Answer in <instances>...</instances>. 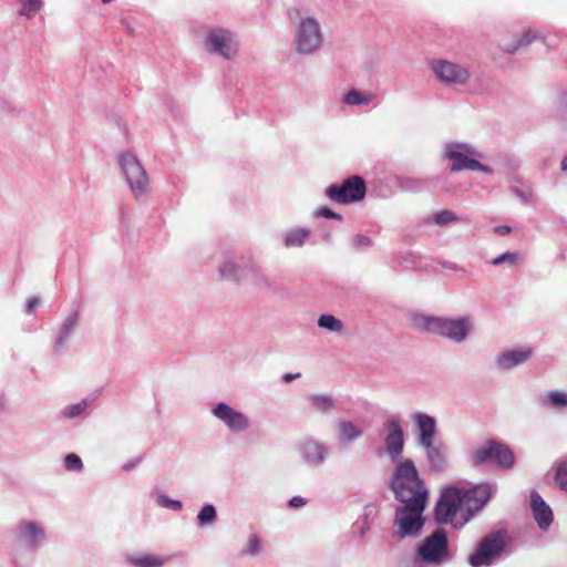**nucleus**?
<instances>
[{
	"label": "nucleus",
	"mask_w": 567,
	"mask_h": 567,
	"mask_svg": "<svg viewBox=\"0 0 567 567\" xmlns=\"http://www.w3.org/2000/svg\"><path fill=\"white\" fill-rule=\"evenodd\" d=\"M367 187L360 176H352L341 185H330L326 188V195L337 204L359 202L365 196Z\"/></svg>",
	"instance_id": "nucleus-13"
},
{
	"label": "nucleus",
	"mask_w": 567,
	"mask_h": 567,
	"mask_svg": "<svg viewBox=\"0 0 567 567\" xmlns=\"http://www.w3.org/2000/svg\"><path fill=\"white\" fill-rule=\"evenodd\" d=\"M118 164L134 198L140 199L147 195L150 178L138 158L131 152H122L118 156Z\"/></svg>",
	"instance_id": "nucleus-8"
},
{
	"label": "nucleus",
	"mask_w": 567,
	"mask_h": 567,
	"mask_svg": "<svg viewBox=\"0 0 567 567\" xmlns=\"http://www.w3.org/2000/svg\"><path fill=\"white\" fill-rule=\"evenodd\" d=\"M212 413L233 432H244L250 426V421L247 415L236 411L226 403L216 404Z\"/></svg>",
	"instance_id": "nucleus-15"
},
{
	"label": "nucleus",
	"mask_w": 567,
	"mask_h": 567,
	"mask_svg": "<svg viewBox=\"0 0 567 567\" xmlns=\"http://www.w3.org/2000/svg\"><path fill=\"white\" fill-rule=\"evenodd\" d=\"M538 39H543V37L539 34V32H537V31H535L533 29H527V30L524 31V33L522 34V37L519 38L517 43H513V44L506 45L505 50L508 53H514L518 49L527 47L533 41L538 40Z\"/></svg>",
	"instance_id": "nucleus-27"
},
{
	"label": "nucleus",
	"mask_w": 567,
	"mask_h": 567,
	"mask_svg": "<svg viewBox=\"0 0 567 567\" xmlns=\"http://www.w3.org/2000/svg\"><path fill=\"white\" fill-rule=\"evenodd\" d=\"M157 504L162 507H165V508H169L172 511H181L183 505L177 499H172L169 498L167 495L165 494H161L158 497H157Z\"/></svg>",
	"instance_id": "nucleus-37"
},
{
	"label": "nucleus",
	"mask_w": 567,
	"mask_h": 567,
	"mask_svg": "<svg viewBox=\"0 0 567 567\" xmlns=\"http://www.w3.org/2000/svg\"><path fill=\"white\" fill-rule=\"evenodd\" d=\"M514 192L517 196H519L525 202L528 200V198L530 196V192H524V190H519L517 188H515Z\"/></svg>",
	"instance_id": "nucleus-48"
},
{
	"label": "nucleus",
	"mask_w": 567,
	"mask_h": 567,
	"mask_svg": "<svg viewBox=\"0 0 567 567\" xmlns=\"http://www.w3.org/2000/svg\"><path fill=\"white\" fill-rule=\"evenodd\" d=\"M142 461V457H136L130 462H126L124 465H123V470L125 472H130L131 470H133L135 466H137Z\"/></svg>",
	"instance_id": "nucleus-45"
},
{
	"label": "nucleus",
	"mask_w": 567,
	"mask_h": 567,
	"mask_svg": "<svg viewBox=\"0 0 567 567\" xmlns=\"http://www.w3.org/2000/svg\"><path fill=\"white\" fill-rule=\"evenodd\" d=\"M375 99V94L372 92H361L355 89L350 90L344 96L343 102L347 105H368Z\"/></svg>",
	"instance_id": "nucleus-25"
},
{
	"label": "nucleus",
	"mask_w": 567,
	"mask_h": 567,
	"mask_svg": "<svg viewBox=\"0 0 567 567\" xmlns=\"http://www.w3.org/2000/svg\"><path fill=\"white\" fill-rule=\"evenodd\" d=\"M137 567H162L163 560L154 556H143L134 560Z\"/></svg>",
	"instance_id": "nucleus-39"
},
{
	"label": "nucleus",
	"mask_w": 567,
	"mask_h": 567,
	"mask_svg": "<svg viewBox=\"0 0 567 567\" xmlns=\"http://www.w3.org/2000/svg\"><path fill=\"white\" fill-rule=\"evenodd\" d=\"M414 324L420 330L443 336L455 342L464 341L472 329L470 320L465 318L453 320L422 316L415 318Z\"/></svg>",
	"instance_id": "nucleus-6"
},
{
	"label": "nucleus",
	"mask_w": 567,
	"mask_h": 567,
	"mask_svg": "<svg viewBox=\"0 0 567 567\" xmlns=\"http://www.w3.org/2000/svg\"><path fill=\"white\" fill-rule=\"evenodd\" d=\"M219 274L227 279H239L240 269L231 260H226L219 266Z\"/></svg>",
	"instance_id": "nucleus-32"
},
{
	"label": "nucleus",
	"mask_w": 567,
	"mask_h": 567,
	"mask_svg": "<svg viewBox=\"0 0 567 567\" xmlns=\"http://www.w3.org/2000/svg\"><path fill=\"white\" fill-rule=\"evenodd\" d=\"M323 44V33L318 20L312 17H300L293 24L292 47L302 56L318 52Z\"/></svg>",
	"instance_id": "nucleus-3"
},
{
	"label": "nucleus",
	"mask_w": 567,
	"mask_h": 567,
	"mask_svg": "<svg viewBox=\"0 0 567 567\" xmlns=\"http://www.w3.org/2000/svg\"><path fill=\"white\" fill-rule=\"evenodd\" d=\"M551 115L561 128L567 130V89L558 94Z\"/></svg>",
	"instance_id": "nucleus-24"
},
{
	"label": "nucleus",
	"mask_w": 567,
	"mask_h": 567,
	"mask_svg": "<svg viewBox=\"0 0 567 567\" xmlns=\"http://www.w3.org/2000/svg\"><path fill=\"white\" fill-rule=\"evenodd\" d=\"M309 401L317 411L322 413H330L336 408L332 398L327 394L311 395Z\"/></svg>",
	"instance_id": "nucleus-28"
},
{
	"label": "nucleus",
	"mask_w": 567,
	"mask_h": 567,
	"mask_svg": "<svg viewBox=\"0 0 567 567\" xmlns=\"http://www.w3.org/2000/svg\"><path fill=\"white\" fill-rule=\"evenodd\" d=\"M216 518V508L212 504L204 505L197 515L198 524L200 526L209 525L214 523Z\"/></svg>",
	"instance_id": "nucleus-30"
},
{
	"label": "nucleus",
	"mask_w": 567,
	"mask_h": 567,
	"mask_svg": "<svg viewBox=\"0 0 567 567\" xmlns=\"http://www.w3.org/2000/svg\"><path fill=\"white\" fill-rule=\"evenodd\" d=\"M456 215L451 210H441L436 213L433 220L436 225H445L450 221L456 220Z\"/></svg>",
	"instance_id": "nucleus-41"
},
{
	"label": "nucleus",
	"mask_w": 567,
	"mask_h": 567,
	"mask_svg": "<svg viewBox=\"0 0 567 567\" xmlns=\"http://www.w3.org/2000/svg\"><path fill=\"white\" fill-rule=\"evenodd\" d=\"M530 507L539 528L547 529L553 523V512L543 497L535 491L530 493Z\"/></svg>",
	"instance_id": "nucleus-19"
},
{
	"label": "nucleus",
	"mask_w": 567,
	"mask_h": 567,
	"mask_svg": "<svg viewBox=\"0 0 567 567\" xmlns=\"http://www.w3.org/2000/svg\"><path fill=\"white\" fill-rule=\"evenodd\" d=\"M43 6L42 0H22L19 13L27 18H31Z\"/></svg>",
	"instance_id": "nucleus-33"
},
{
	"label": "nucleus",
	"mask_w": 567,
	"mask_h": 567,
	"mask_svg": "<svg viewBox=\"0 0 567 567\" xmlns=\"http://www.w3.org/2000/svg\"><path fill=\"white\" fill-rule=\"evenodd\" d=\"M239 38L234 31L223 27H210L203 35V49L210 55L231 61L239 53Z\"/></svg>",
	"instance_id": "nucleus-4"
},
{
	"label": "nucleus",
	"mask_w": 567,
	"mask_h": 567,
	"mask_svg": "<svg viewBox=\"0 0 567 567\" xmlns=\"http://www.w3.org/2000/svg\"><path fill=\"white\" fill-rule=\"evenodd\" d=\"M16 535L27 546L37 549L40 542L45 538V529L38 522L22 520L17 525Z\"/></svg>",
	"instance_id": "nucleus-17"
},
{
	"label": "nucleus",
	"mask_w": 567,
	"mask_h": 567,
	"mask_svg": "<svg viewBox=\"0 0 567 567\" xmlns=\"http://www.w3.org/2000/svg\"><path fill=\"white\" fill-rule=\"evenodd\" d=\"M426 503L402 504L398 506L392 524V536L398 542L416 537L424 526L423 512Z\"/></svg>",
	"instance_id": "nucleus-5"
},
{
	"label": "nucleus",
	"mask_w": 567,
	"mask_h": 567,
	"mask_svg": "<svg viewBox=\"0 0 567 567\" xmlns=\"http://www.w3.org/2000/svg\"><path fill=\"white\" fill-rule=\"evenodd\" d=\"M426 455V460L432 470L441 471L446 463V446L441 441H431L420 445Z\"/></svg>",
	"instance_id": "nucleus-20"
},
{
	"label": "nucleus",
	"mask_w": 567,
	"mask_h": 567,
	"mask_svg": "<svg viewBox=\"0 0 567 567\" xmlns=\"http://www.w3.org/2000/svg\"><path fill=\"white\" fill-rule=\"evenodd\" d=\"M337 426L339 431V441L343 444L352 443L363 434V430L352 421L340 420Z\"/></svg>",
	"instance_id": "nucleus-23"
},
{
	"label": "nucleus",
	"mask_w": 567,
	"mask_h": 567,
	"mask_svg": "<svg viewBox=\"0 0 567 567\" xmlns=\"http://www.w3.org/2000/svg\"><path fill=\"white\" fill-rule=\"evenodd\" d=\"M310 236V230L307 228H296L287 231L284 237L285 246L287 248L291 247H301L308 237Z\"/></svg>",
	"instance_id": "nucleus-26"
},
{
	"label": "nucleus",
	"mask_w": 567,
	"mask_h": 567,
	"mask_svg": "<svg viewBox=\"0 0 567 567\" xmlns=\"http://www.w3.org/2000/svg\"><path fill=\"white\" fill-rule=\"evenodd\" d=\"M560 169L567 172V155L561 159Z\"/></svg>",
	"instance_id": "nucleus-50"
},
{
	"label": "nucleus",
	"mask_w": 567,
	"mask_h": 567,
	"mask_svg": "<svg viewBox=\"0 0 567 567\" xmlns=\"http://www.w3.org/2000/svg\"><path fill=\"white\" fill-rule=\"evenodd\" d=\"M444 157L452 162L450 167L452 172L478 171L485 174L493 173L492 167L478 162V158L482 157V153L467 143L452 142L446 144Z\"/></svg>",
	"instance_id": "nucleus-7"
},
{
	"label": "nucleus",
	"mask_w": 567,
	"mask_h": 567,
	"mask_svg": "<svg viewBox=\"0 0 567 567\" xmlns=\"http://www.w3.org/2000/svg\"><path fill=\"white\" fill-rule=\"evenodd\" d=\"M298 452L303 463L315 467L323 465L329 456L327 445L313 439L303 441L299 445Z\"/></svg>",
	"instance_id": "nucleus-16"
},
{
	"label": "nucleus",
	"mask_w": 567,
	"mask_h": 567,
	"mask_svg": "<svg viewBox=\"0 0 567 567\" xmlns=\"http://www.w3.org/2000/svg\"><path fill=\"white\" fill-rule=\"evenodd\" d=\"M39 302H40L39 298H37V297L30 298L27 303L28 312H31L35 307H38Z\"/></svg>",
	"instance_id": "nucleus-47"
},
{
	"label": "nucleus",
	"mask_w": 567,
	"mask_h": 567,
	"mask_svg": "<svg viewBox=\"0 0 567 567\" xmlns=\"http://www.w3.org/2000/svg\"><path fill=\"white\" fill-rule=\"evenodd\" d=\"M494 231L501 236H505V235H508L512 229L509 226H497L494 228Z\"/></svg>",
	"instance_id": "nucleus-46"
},
{
	"label": "nucleus",
	"mask_w": 567,
	"mask_h": 567,
	"mask_svg": "<svg viewBox=\"0 0 567 567\" xmlns=\"http://www.w3.org/2000/svg\"><path fill=\"white\" fill-rule=\"evenodd\" d=\"M4 408V399L0 395V411Z\"/></svg>",
	"instance_id": "nucleus-51"
},
{
	"label": "nucleus",
	"mask_w": 567,
	"mask_h": 567,
	"mask_svg": "<svg viewBox=\"0 0 567 567\" xmlns=\"http://www.w3.org/2000/svg\"><path fill=\"white\" fill-rule=\"evenodd\" d=\"M383 442L386 454L394 462L404 450V432L402 429V419L398 414L389 415L382 427Z\"/></svg>",
	"instance_id": "nucleus-14"
},
{
	"label": "nucleus",
	"mask_w": 567,
	"mask_h": 567,
	"mask_svg": "<svg viewBox=\"0 0 567 567\" xmlns=\"http://www.w3.org/2000/svg\"><path fill=\"white\" fill-rule=\"evenodd\" d=\"M518 259H519V255L517 252L506 251V252L499 255L498 257L494 258L492 260V265L499 266L504 262L509 264V265H515L518 261Z\"/></svg>",
	"instance_id": "nucleus-38"
},
{
	"label": "nucleus",
	"mask_w": 567,
	"mask_h": 567,
	"mask_svg": "<svg viewBox=\"0 0 567 567\" xmlns=\"http://www.w3.org/2000/svg\"><path fill=\"white\" fill-rule=\"evenodd\" d=\"M474 465H482L489 462L502 468H509L514 464L513 452L501 442L489 440L471 452Z\"/></svg>",
	"instance_id": "nucleus-11"
},
{
	"label": "nucleus",
	"mask_w": 567,
	"mask_h": 567,
	"mask_svg": "<svg viewBox=\"0 0 567 567\" xmlns=\"http://www.w3.org/2000/svg\"><path fill=\"white\" fill-rule=\"evenodd\" d=\"M417 430L419 445L434 441L436 437V420L426 413H415L412 417Z\"/></svg>",
	"instance_id": "nucleus-18"
},
{
	"label": "nucleus",
	"mask_w": 567,
	"mask_h": 567,
	"mask_svg": "<svg viewBox=\"0 0 567 567\" xmlns=\"http://www.w3.org/2000/svg\"><path fill=\"white\" fill-rule=\"evenodd\" d=\"M262 550V544L258 535L251 534L248 538L247 545L244 547L241 554L255 557Z\"/></svg>",
	"instance_id": "nucleus-31"
},
{
	"label": "nucleus",
	"mask_w": 567,
	"mask_h": 567,
	"mask_svg": "<svg viewBox=\"0 0 567 567\" xmlns=\"http://www.w3.org/2000/svg\"><path fill=\"white\" fill-rule=\"evenodd\" d=\"M508 543L505 532H493L486 535L476 546L473 554L468 556V564L472 567L491 566L497 561Z\"/></svg>",
	"instance_id": "nucleus-9"
},
{
	"label": "nucleus",
	"mask_w": 567,
	"mask_h": 567,
	"mask_svg": "<svg viewBox=\"0 0 567 567\" xmlns=\"http://www.w3.org/2000/svg\"><path fill=\"white\" fill-rule=\"evenodd\" d=\"M555 482L561 489L567 488V462L558 464L555 474Z\"/></svg>",
	"instance_id": "nucleus-35"
},
{
	"label": "nucleus",
	"mask_w": 567,
	"mask_h": 567,
	"mask_svg": "<svg viewBox=\"0 0 567 567\" xmlns=\"http://www.w3.org/2000/svg\"><path fill=\"white\" fill-rule=\"evenodd\" d=\"M79 320V312L72 311L66 316V318L62 321L56 340L54 343V351L60 352V350L66 344L68 340L72 336Z\"/></svg>",
	"instance_id": "nucleus-22"
},
{
	"label": "nucleus",
	"mask_w": 567,
	"mask_h": 567,
	"mask_svg": "<svg viewBox=\"0 0 567 567\" xmlns=\"http://www.w3.org/2000/svg\"><path fill=\"white\" fill-rule=\"evenodd\" d=\"M318 326L332 332H340L343 329L342 321L332 315L320 316L318 319Z\"/></svg>",
	"instance_id": "nucleus-29"
},
{
	"label": "nucleus",
	"mask_w": 567,
	"mask_h": 567,
	"mask_svg": "<svg viewBox=\"0 0 567 567\" xmlns=\"http://www.w3.org/2000/svg\"><path fill=\"white\" fill-rule=\"evenodd\" d=\"M391 489L402 504H420L427 502V489L421 480L415 464L410 458L396 463L391 475Z\"/></svg>",
	"instance_id": "nucleus-2"
},
{
	"label": "nucleus",
	"mask_w": 567,
	"mask_h": 567,
	"mask_svg": "<svg viewBox=\"0 0 567 567\" xmlns=\"http://www.w3.org/2000/svg\"><path fill=\"white\" fill-rule=\"evenodd\" d=\"M532 355L528 348L507 350L497 355V365L501 369L509 370L526 362Z\"/></svg>",
	"instance_id": "nucleus-21"
},
{
	"label": "nucleus",
	"mask_w": 567,
	"mask_h": 567,
	"mask_svg": "<svg viewBox=\"0 0 567 567\" xmlns=\"http://www.w3.org/2000/svg\"><path fill=\"white\" fill-rule=\"evenodd\" d=\"M430 66L436 80L444 85L464 86L471 80V72L465 65L450 60L435 59Z\"/></svg>",
	"instance_id": "nucleus-12"
},
{
	"label": "nucleus",
	"mask_w": 567,
	"mask_h": 567,
	"mask_svg": "<svg viewBox=\"0 0 567 567\" xmlns=\"http://www.w3.org/2000/svg\"><path fill=\"white\" fill-rule=\"evenodd\" d=\"M449 544L445 530L439 528L417 548L415 559L426 565H441L447 560Z\"/></svg>",
	"instance_id": "nucleus-10"
},
{
	"label": "nucleus",
	"mask_w": 567,
	"mask_h": 567,
	"mask_svg": "<svg viewBox=\"0 0 567 567\" xmlns=\"http://www.w3.org/2000/svg\"><path fill=\"white\" fill-rule=\"evenodd\" d=\"M494 492L491 484L447 486L435 506V519L440 524L451 523L454 527H462L486 505Z\"/></svg>",
	"instance_id": "nucleus-1"
},
{
	"label": "nucleus",
	"mask_w": 567,
	"mask_h": 567,
	"mask_svg": "<svg viewBox=\"0 0 567 567\" xmlns=\"http://www.w3.org/2000/svg\"><path fill=\"white\" fill-rule=\"evenodd\" d=\"M64 466L69 471L80 472L83 468V463L76 454L71 453L65 456Z\"/></svg>",
	"instance_id": "nucleus-36"
},
{
	"label": "nucleus",
	"mask_w": 567,
	"mask_h": 567,
	"mask_svg": "<svg viewBox=\"0 0 567 567\" xmlns=\"http://www.w3.org/2000/svg\"><path fill=\"white\" fill-rule=\"evenodd\" d=\"M352 243H353V246L357 248L369 247L372 245L371 239L363 235L354 236Z\"/></svg>",
	"instance_id": "nucleus-43"
},
{
	"label": "nucleus",
	"mask_w": 567,
	"mask_h": 567,
	"mask_svg": "<svg viewBox=\"0 0 567 567\" xmlns=\"http://www.w3.org/2000/svg\"><path fill=\"white\" fill-rule=\"evenodd\" d=\"M289 505L293 508H299L306 505V499L301 496H295L290 499Z\"/></svg>",
	"instance_id": "nucleus-44"
},
{
	"label": "nucleus",
	"mask_w": 567,
	"mask_h": 567,
	"mask_svg": "<svg viewBox=\"0 0 567 567\" xmlns=\"http://www.w3.org/2000/svg\"><path fill=\"white\" fill-rule=\"evenodd\" d=\"M548 400L551 405L557 408L567 406V393L561 391H551L548 393Z\"/></svg>",
	"instance_id": "nucleus-40"
},
{
	"label": "nucleus",
	"mask_w": 567,
	"mask_h": 567,
	"mask_svg": "<svg viewBox=\"0 0 567 567\" xmlns=\"http://www.w3.org/2000/svg\"><path fill=\"white\" fill-rule=\"evenodd\" d=\"M300 377V373H286L284 377H282V380L286 382V383H289L291 382L292 380L297 379Z\"/></svg>",
	"instance_id": "nucleus-49"
},
{
	"label": "nucleus",
	"mask_w": 567,
	"mask_h": 567,
	"mask_svg": "<svg viewBox=\"0 0 567 567\" xmlns=\"http://www.w3.org/2000/svg\"><path fill=\"white\" fill-rule=\"evenodd\" d=\"M316 215L318 217H324V218H332V219H338L340 220L341 219V216L333 212L332 209L328 208V207H321L319 208L317 212H316Z\"/></svg>",
	"instance_id": "nucleus-42"
},
{
	"label": "nucleus",
	"mask_w": 567,
	"mask_h": 567,
	"mask_svg": "<svg viewBox=\"0 0 567 567\" xmlns=\"http://www.w3.org/2000/svg\"><path fill=\"white\" fill-rule=\"evenodd\" d=\"M89 406V400L84 399L79 403L68 405L63 409V415L68 419H74L84 413Z\"/></svg>",
	"instance_id": "nucleus-34"
}]
</instances>
